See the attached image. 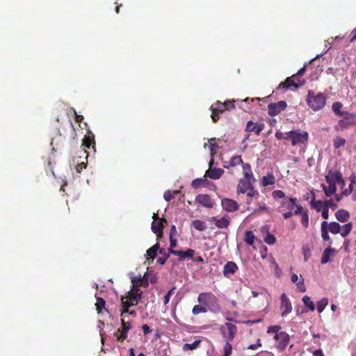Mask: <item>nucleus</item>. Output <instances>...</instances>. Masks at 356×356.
<instances>
[{"instance_id": "15", "label": "nucleus", "mask_w": 356, "mask_h": 356, "mask_svg": "<svg viewBox=\"0 0 356 356\" xmlns=\"http://www.w3.org/2000/svg\"><path fill=\"white\" fill-rule=\"evenodd\" d=\"M221 205L224 210L228 212H233L238 209V204L232 199L225 198L221 201Z\"/></svg>"}, {"instance_id": "26", "label": "nucleus", "mask_w": 356, "mask_h": 356, "mask_svg": "<svg viewBox=\"0 0 356 356\" xmlns=\"http://www.w3.org/2000/svg\"><path fill=\"white\" fill-rule=\"evenodd\" d=\"M335 217L339 222H346L349 220L350 214L345 209H339L335 213Z\"/></svg>"}, {"instance_id": "21", "label": "nucleus", "mask_w": 356, "mask_h": 356, "mask_svg": "<svg viewBox=\"0 0 356 356\" xmlns=\"http://www.w3.org/2000/svg\"><path fill=\"white\" fill-rule=\"evenodd\" d=\"M82 146L88 149L92 147V149L95 152V137L91 132L88 133V134L85 136L83 140Z\"/></svg>"}, {"instance_id": "36", "label": "nucleus", "mask_w": 356, "mask_h": 356, "mask_svg": "<svg viewBox=\"0 0 356 356\" xmlns=\"http://www.w3.org/2000/svg\"><path fill=\"white\" fill-rule=\"evenodd\" d=\"M311 207L314 209L317 212L321 211L324 207V202L321 200H315L314 197L310 202Z\"/></svg>"}, {"instance_id": "47", "label": "nucleus", "mask_w": 356, "mask_h": 356, "mask_svg": "<svg viewBox=\"0 0 356 356\" xmlns=\"http://www.w3.org/2000/svg\"><path fill=\"white\" fill-rule=\"evenodd\" d=\"M231 341H226L224 345L223 351L224 353L222 356H230L232 353V346L230 343Z\"/></svg>"}, {"instance_id": "57", "label": "nucleus", "mask_w": 356, "mask_h": 356, "mask_svg": "<svg viewBox=\"0 0 356 356\" xmlns=\"http://www.w3.org/2000/svg\"><path fill=\"white\" fill-rule=\"evenodd\" d=\"M210 110L211 111V118L212 119V121L216 123L220 119V113L216 111V110H214L213 108H210Z\"/></svg>"}, {"instance_id": "48", "label": "nucleus", "mask_w": 356, "mask_h": 356, "mask_svg": "<svg viewBox=\"0 0 356 356\" xmlns=\"http://www.w3.org/2000/svg\"><path fill=\"white\" fill-rule=\"evenodd\" d=\"M200 343V341H195L193 343H185L183 346L184 350H195L197 348Z\"/></svg>"}, {"instance_id": "10", "label": "nucleus", "mask_w": 356, "mask_h": 356, "mask_svg": "<svg viewBox=\"0 0 356 356\" xmlns=\"http://www.w3.org/2000/svg\"><path fill=\"white\" fill-rule=\"evenodd\" d=\"M264 127L265 124L264 122H254L253 121L250 120L247 122L245 131L249 133L252 132L257 136H259Z\"/></svg>"}, {"instance_id": "19", "label": "nucleus", "mask_w": 356, "mask_h": 356, "mask_svg": "<svg viewBox=\"0 0 356 356\" xmlns=\"http://www.w3.org/2000/svg\"><path fill=\"white\" fill-rule=\"evenodd\" d=\"M195 251L193 249H188L186 251L182 250H172L171 254L179 257L180 261H184L186 258L193 259L195 255Z\"/></svg>"}, {"instance_id": "44", "label": "nucleus", "mask_w": 356, "mask_h": 356, "mask_svg": "<svg viewBox=\"0 0 356 356\" xmlns=\"http://www.w3.org/2000/svg\"><path fill=\"white\" fill-rule=\"evenodd\" d=\"M255 236L252 231H247L245 234V241L249 245L254 244Z\"/></svg>"}, {"instance_id": "1", "label": "nucleus", "mask_w": 356, "mask_h": 356, "mask_svg": "<svg viewBox=\"0 0 356 356\" xmlns=\"http://www.w3.org/2000/svg\"><path fill=\"white\" fill-rule=\"evenodd\" d=\"M306 102L310 108L314 111H318L324 108L326 104V97L321 93L315 94L313 90H309Z\"/></svg>"}, {"instance_id": "32", "label": "nucleus", "mask_w": 356, "mask_h": 356, "mask_svg": "<svg viewBox=\"0 0 356 356\" xmlns=\"http://www.w3.org/2000/svg\"><path fill=\"white\" fill-rule=\"evenodd\" d=\"M334 251L333 249L329 248L324 250L321 261L322 264H325L330 261V257L332 255Z\"/></svg>"}, {"instance_id": "49", "label": "nucleus", "mask_w": 356, "mask_h": 356, "mask_svg": "<svg viewBox=\"0 0 356 356\" xmlns=\"http://www.w3.org/2000/svg\"><path fill=\"white\" fill-rule=\"evenodd\" d=\"M324 207L327 208L329 210V208H330L332 210H335L338 205L337 203H334L332 199L325 200L324 201Z\"/></svg>"}, {"instance_id": "60", "label": "nucleus", "mask_w": 356, "mask_h": 356, "mask_svg": "<svg viewBox=\"0 0 356 356\" xmlns=\"http://www.w3.org/2000/svg\"><path fill=\"white\" fill-rule=\"evenodd\" d=\"M261 346L262 343L261 340L258 339L256 343L248 346L247 348L250 350H257V348L261 347Z\"/></svg>"}, {"instance_id": "61", "label": "nucleus", "mask_w": 356, "mask_h": 356, "mask_svg": "<svg viewBox=\"0 0 356 356\" xmlns=\"http://www.w3.org/2000/svg\"><path fill=\"white\" fill-rule=\"evenodd\" d=\"M173 197V194L170 191H166L164 192L163 198L165 201L169 202Z\"/></svg>"}, {"instance_id": "51", "label": "nucleus", "mask_w": 356, "mask_h": 356, "mask_svg": "<svg viewBox=\"0 0 356 356\" xmlns=\"http://www.w3.org/2000/svg\"><path fill=\"white\" fill-rule=\"evenodd\" d=\"M346 143V140L343 138L337 137L334 140V147L337 149L343 146Z\"/></svg>"}, {"instance_id": "59", "label": "nucleus", "mask_w": 356, "mask_h": 356, "mask_svg": "<svg viewBox=\"0 0 356 356\" xmlns=\"http://www.w3.org/2000/svg\"><path fill=\"white\" fill-rule=\"evenodd\" d=\"M177 246V239L175 237H170V248H168L169 253H171L173 248Z\"/></svg>"}, {"instance_id": "63", "label": "nucleus", "mask_w": 356, "mask_h": 356, "mask_svg": "<svg viewBox=\"0 0 356 356\" xmlns=\"http://www.w3.org/2000/svg\"><path fill=\"white\" fill-rule=\"evenodd\" d=\"M86 168V164L83 162H81V163H79L76 166V172L80 173L82 172V170L83 169H85Z\"/></svg>"}, {"instance_id": "35", "label": "nucleus", "mask_w": 356, "mask_h": 356, "mask_svg": "<svg viewBox=\"0 0 356 356\" xmlns=\"http://www.w3.org/2000/svg\"><path fill=\"white\" fill-rule=\"evenodd\" d=\"M159 253L162 254V257L158 258L157 263L160 265H163L165 264L167 259L170 257V254L171 253H169V252H166L163 248L159 250Z\"/></svg>"}, {"instance_id": "3", "label": "nucleus", "mask_w": 356, "mask_h": 356, "mask_svg": "<svg viewBox=\"0 0 356 356\" xmlns=\"http://www.w3.org/2000/svg\"><path fill=\"white\" fill-rule=\"evenodd\" d=\"M285 135V139L290 140L293 146L305 143L309 138L308 133L305 131L300 133L298 131H291Z\"/></svg>"}, {"instance_id": "43", "label": "nucleus", "mask_w": 356, "mask_h": 356, "mask_svg": "<svg viewBox=\"0 0 356 356\" xmlns=\"http://www.w3.org/2000/svg\"><path fill=\"white\" fill-rule=\"evenodd\" d=\"M207 311L208 308H207L203 305H195L192 309V313L193 315H198L200 313H207Z\"/></svg>"}, {"instance_id": "33", "label": "nucleus", "mask_w": 356, "mask_h": 356, "mask_svg": "<svg viewBox=\"0 0 356 356\" xmlns=\"http://www.w3.org/2000/svg\"><path fill=\"white\" fill-rule=\"evenodd\" d=\"M343 107L342 103L340 102H335L332 104V111L339 117L343 116L344 111H341V109Z\"/></svg>"}, {"instance_id": "18", "label": "nucleus", "mask_w": 356, "mask_h": 356, "mask_svg": "<svg viewBox=\"0 0 356 356\" xmlns=\"http://www.w3.org/2000/svg\"><path fill=\"white\" fill-rule=\"evenodd\" d=\"M238 268V266L234 261H227L223 268V275L225 277H230L233 275L237 270Z\"/></svg>"}, {"instance_id": "6", "label": "nucleus", "mask_w": 356, "mask_h": 356, "mask_svg": "<svg viewBox=\"0 0 356 356\" xmlns=\"http://www.w3.org/2000/svg\"><path fill=\"white\" fill-rule=\"evenodd\" d=\"M273 339L276 341V348L280 351H283L288 346L290 337L286 332L281 331L280 333H276Z\"/></svg>"}, {"instance_id": "54", "label": "nucleus", "mask_w": 356, "mask_h": 356, "mask_svg": "<svg viewBox=\"0 0 356 356\" xmlns=\"http://www.w3.org/2000/svg\"><path fill=\"white\" fill-rule=\"evenodd\" d=\"M296 284V286L298 288V289L300 291V292H305L306 291V286H305V284H304V281H303V278L302 277V275L300 276V281Z\"/></svg>"}, {"instance_id": "27", "label": "nucleus", "mask_w": 356, "mask_h": 356, "mask_svg": "<svg viewBox=\"0 0 356 356\" xmlns=\"http://www.w3.org/2000/svg\"><path fill=\"white\" fill-rule=\"evenodd\" d=\"M212 220L215 221L216 226L218 228H226L229 225V219L228 217H222L220 219H216V218L213 217Z\"/></svg>"}, {"instance_id": "29", "label": "nucleus", "mask_w": 356, "mask_h": 356, "mask_svg": "<svg viewBox=\"0 0 356 356\" xmlns=\"http://www.w3.org/2000/svg\"><path fill=\"white\" fill-rule=\"evenodd\" d=\"M321 187L323 188L326 197H330L337 191V186L335 184H329L328 186H327L322 184Z\"/></svg>"}, {"instance_id": "50", "label": "nucleus", "mask_w": 356, "mask_h": 356, "mask_svg": "<svg viewBox=\"0 0 356 356\" xmlns=\"http://www.w3.org/2000/svg\"><path fill=\"white\" fill-rule=\"evenodd\" d=\"M301 223L304 227L307 228L309 226V214L308 211L305 210V212L301 215Z\"/></svg>"}, {"instance_id": "7", "label": "nucleus", "mask_w": 356, "mask_h": 356, "mask_svg": "<svg viewBox=\"0 0 356 356\" xmlns=\"http://www.w3.org/2000/svg\"><path fill=\"white\" fill-rule=\"evenodd\" d=\"M287 106L285 101L282 100L277 103H270L268 105V113L270 116L273 117L284 111Z\"/></svg>"}, {"instance_id": "24", "label": "nucleus", "mask_w": 356, "mask_h": 356, "mask_svg": "<svg viewBox=\"0 0 356 356\" xmlns=\"http://www.w3.org/2000/svg\"><path fill=\"white\" fill-rule=\"evenodd\" d=\"M296 79V75H293L291 77H288L286 79V80L284 82H282L280 84V87H282L284 88H289L291 86H293L296 88H299V86L301 85L300 83H298L294 81V79Z\"/></svg>"}, {"instance_id": "53", "label": "nucleus", "mask_w": 356, "mask_h": 356, "mask_svg": "<svg viewBox=\"0 0 356 356\" xmlns=\"http://www.w3.org/2000/svg\"><path fill=\"white\" fill-rule=\"evenodd\" d=\"M264 241L269 245H273L276 241V238L274 235L268 233L266 236L264 238Z\"/></svg>"}, {"instance_id": "41", "label": "nucleus", "mask_w": 356, "mask_h": 356, "mask_svg": "<svg viewBox=\"0 0 356 356\" xmlns=\"http://www.w3.org/2000/svg\"><path fill=\"white\" fill-rule=\"evenodd\" d=\"M243 169L244 177L246 179L250 180V179H252V178L253 179V175H252V172L251 170V167H250V164H248V163L243 164Z\"/></svg>"}, {"instance_id": "25", "label": "nucleus", "mask_w": 356, "mask_h": 356, "mask_svg": "<svg viewBox=\"0 0 356 356\" xmlns=\"http://www.w3.org/2000/svg\"><path fill=\"white\" fill-rule=\"evenodd\" d=\"M160 249V244L159 241H157V243L156 244L152 245L150 248H149L147 250L146 255L149 257L147 259H151L152 260H154L157 255V252L159 251Z\"/></svg>"}, {"instance_id": "62", "label": "nucleus", "mask_w": 356, "mask_h": 356, "mask_svg": "<svg viewBox=\"0 0 356 356\" xmlns=\"http://www.w3.org/2000/svg\"><path fill=\"white\" fill-rule=\"evenodd\" d=\"M305 211L303 209L302 207L300 205H296V209L295 210L293 214L294 215H302L304 213Z\"/></svg>"}, {"instance_id": "2", "label": "nucleus", "mask_w": 356, "mask_h": 356, "mask_svg": "<svg viewBox=\"0 0 356 356\" xmlns=\"http://www.w3.org/2000/svg\"><path fill=\"white\" fill-rule=\"evenodd\" d=\"M356 124V114L344 111L342 119L339 120L338 123L334 126L336 131H343L349 129L350 127Z\"/></svg>"}, {"instance_id": "55", "label": "nucleus", "mask_w": 356, "mask_h": 356, "mask_svg": "<svg viewBox=\"0 0 356 356\" xmlns=\"http://www.w3.org/2000/svg\"><path fill=\"white\" fill-rule=\"evenodd\" d=\"M281 327L280 325H273L268 327L267 333L273 334L280 333Z\"/></svg>"}, {"instance_id": "8", "label": "nucleus", "mask_w": 356, "mask_h": 356, "mask_svg": "<svg viewBox=\"0 0 356 356\" xmlns=\"http://www.w3.org/2000/svg\"><path fill=\"white\" fill-rule=\"evenodd\" d=\"M281 300V305H280V309L282 311L281 315L282 316H284L292 311V305L291 303L290 300L286 296L285 293H282L280 296Z\"/></svg>"}, {"instance_id": "58", "label": "nucleus", "mask_w": 356, "mask_h": 356, "mask_svg": "<svg viewBox=\"0 0 356 356\" xmlns=\"http://www.w3.org/2000/svg\"><path fill=\"white\" fill-rule=\"evenodd\" d=\"M234 102H235L234 100H227V101H225V102H223V104L225 106L226 111H229L230 109L235 108Z\"/></svg>"}, {"instance_id": "40", "label": "nucleus", "mask_w": 356, "mask_h": 356, "mask_svg": "<svg viewBox=\"0 0 356 356\" xmlns=\"http://www.w3.org/2000/svg\"><path fill=\"white\" fill-rule=\"evenodd\" d=\"M192 225L193 227L198 231H204L207 229L205 222L200 220H193Z\"/></svg>"}, {"instance_id": "22", "label": "nucleus", "mask_w": 356, "mask_h": 356, "mask_svg": "<svg viewBox=\"0 0 356 356\" xmlns=\"http://www.w3.org/2000/svg\"><path fill=\"white\" fill-rule=\"evenodd\" d=\"M224 173V170L221 168H211V166L209 170L206 171L205 176L212 179H218L222 177Z\"/></svg>"}, {"instance_id": "12", "label": "nucleus", "mask_w": 356, "mask_h": 356, "mask_svg": "<svg viewBox=\"0 0 356 356\" xmlns=\"http://www.w3.org/2000/svg\"><path fill=\"white\" fill-rule=\"evenodd\" d=\"M136 305V303H135L134 302H132L131 300H129L126 296H122L120 303V316H127V312H129V308Z\"/></svg>"}, {"instance_id": "31", "label": "nucleus", "mask_w": 356, "mask_h": 356, "mask_svg": "<svg viewBox=\"0 0 356 356\" xmlns=\"http://www.w3.org/2000/svg\"><path fill=\"white\" fill-rule=\"evenodd\" d=\"M243 163V160L241 159V156H234L231 158L229 161L228 162V164H224L223 166L225 168H229V167H234L239 164Z\"/></svg>"}, {"instance_id": "9", "label": "nucleus", "mask_w": 356, "mask_h": 356, "mask_svg": "<svg viewBox=\"0 0 356 356\" xmlns=\"http://www.w3.org/2000/svg\"><path fill=\"white\" fill-rule=\"evenodd\" d=\"M163 223H167V220L164 218L158 221H153L152 223L151 228L152 232L156 235L157 241L161 240L163 237Z\"/></svg>"}, {"instance_id": "46", "label": "nucleus", "mask_w": 356, "mask_h": 356, "mask_svg": "<svg viewBox=\"0 0 356 356\" xmlns=\"http://www.w3.org/2000/svg\"><path fill=\"white\" fill-rule=\"evenodd\" d=\"M328 304V299L327 298H323L321 300H319L317 303V310L319 313H321L325 307Z\"/></svg>"}, {"instance_id": "52", "label": "nucleus", "mask_w": 356, "mask_h": 356, "mask_svg": "<svg viewBox=\"0 0 356 356\" xmlns=\"http://www.w3.org/2000/svg\"><path fill=\"white\" fill-rule=\"evenodd\" d=\"M272 196L274 199H283L285 198V193L281 190H275L272 193Z\"/></svg>"}, {"instance_id": "39", "label": "nucleus", "mask_w": 356, "mask_h": 356, "mask_svg": "<svg viewBox=\"0 0 356 356\" xmlns=\"http://www.w3.org/2000/svg\"><path fill=\"white\" fill-rule=\"evenodd\" d=\"M211 108H213L214 110H216V111L220 113H222L224 111H226L223 102H221L220 101L218 100L211 106Z\"/></svg>"}, {"instance_id": "16", "label": "nucleus", "mask_w": 356, "mask_h": 356, "mask_svg": "<svg viewBox=\"0 0 356 356\" xmlns=\"http://www.w3.org/2000/svg\"><path fill=\"white\" fill-rule=\"evenodd\" d=\"M259 197V193L256 189H250L248 193H246V200L245 203L247 204V209L248 211H257L256 209H253L250 207V204L254 200H257Z\"/></svg>"}, {"instance_id": "5", "label": "nucleus", "mask_w": 356, "mask_h": 356, "mask_svg": "<svg viewBox=\"0 0 356 356\" xmlns=\"http://www.w3.org/2000/svg\"><path fill=\"white\" fill-rule=\"evenodd\" d=\"M127 316L121 317L122 327L118 328L115 332L118 341L122 342L127 338V333L132 327V322L131 321H126Z\"/></svg>"}, {"instance_id": "23", "label": "nucleus", "mask_w": 356, "mask_h": 356, "mask_svg": "<svg viewBox=\"0 0 356 356\" xmlns=\"http://www.w3.org/2000/svg\"><path fill=\"white\" fill-rule=\"evenodd\" d=\"M341 175L339 171H332L330 170L327 175L325 176V180L328 184H335L337 183L339 179L337 178L338 175Z\"/></svg>"}, {"instance_id": "42", "label": "nucleus", "mask_w": 356, "mask_h": 356, "mask_svg": "<svg viewBox=\"0 0 356 356\" xmlns=\"http://www.w3.org/2000/svg\"><path fill=\"white\" fill-rule=\"evenodd\" d=\"M215 138H211L209 140V143L210 144V151H211V159H210V161H209V167L212 166L213 163V155H214V149L216 147H218V145H216V143H215Z\"/></svg>"}, {"instance_id": "14", "label": "nucleus", "mask_w": 356, "mask_h": 356, "mask_svg": "<svg viewBox=\"0 0 356 356\" xmlns=\"http://www.w3.org/2000/svg\"><path fill=\"white\" fill-rule=\"evenodd\" d=\"M195 202L207 208H213L214 202L207 194H200L195 197Z\"/></svg>"}, {"instance_id": "64", "label": "nucleus", "mask_w": 356, "mask_h": 356, "mask_svg": "<svg viewBox=\"0 0 356 356\" xmlns=\"http://www.w3.org/2000/svg\"><path fill=\"white\" fill-rule=\"evenodd\" d=\"M142 330L145 334H147L152 332V330L150 329L149 325L147 324H144L142 325Z\"/></svg>"}, {"instance_id": "34", "label": "nucleus", "mask_w": 356, "mask_h": 356, "mask_svg": "<svg viewBox=\"0 0 356 356\" xmlns=\"http://www.w3.org/2000/svg\"><path fill=\"white\" fill-rule=\"evenodd\" d=\"M327 225H328V223L327 221H323L322 223H321V236H322V238L324 240V241H329L330 240V236H329V234H328V229H327Z\"/></svg>"}, {"instance_id": "20", "label": "nucleus", "mask_w": 356, "mask_h": 356, "mask_svg": "<svg viewBox=\"0 0 356 356\" xmlns=\"http://www.w3.org/2000/svg\"><path fill=\"white\" fill-rule=\"evenodd\" d=\"M297 199L296 197L285 198L280 204V209L293 211L296 206Z\"/></svg>"}, {"instance_id": "45", "label": "nucleus", "mask_w": 356, "mask_h": 356, "mask_svg": "<svg viewBox=\"0 0 356 356\" xmlns=\"http://www.w3.org/2000/svg\"><path fill=\"white\" fill-rule=\"evenodd\" d=\"M302 302H304L305 305L309 308V310L314 311L315 305L309 296H305L302 298Z\"/></svg>"}, {"instance_id": "13", "label": "nucleus", "mask_w": 356, "mask_h": 356, "mask_svg": "<svg viewBox=\"0 0 356 356\" xmlns=\"http://www.w3.org/2000/svg\"><path fill=\"white\" fill-rule=\"evenodd\" d=\"M126 297L129 300H131L132 302H134L135 303L138 304L141 299L142 291L140 289H138V286L133 284L131 290L127 292Z\"/></svg>"}, {"instance_id": "30", "label": "nucleus", "mask_w": 356, "mask_h": 356, "mask_svg": "<svg viewBox=\"0 0 356 356\" xmlns=\"http://www.w3.org/2000/svg\"><path fill=\"white\" fill-rule=\"evenodd\" d=\"M105 305L106 301L104 300V298L100 297H96L95 307L98 314H100L102 309H104L107 313H108V310L105 307Z\"/></svg>"}, {"instance_id": "4", "label": "nucleus", "mask_w": 356, "mask_h": 356, "mask_svg": "<svg viewBox=\"0 0 356 356\" xmlns=\"http://www.w3.org/2000/svg\"><path fill=\"white\" fill-rule=\"evenodd\" d=\"M197 301L200 304L207 307H214L219 309L218 305V298L211 292H204L199 294Z\"/></svg>"}, {"instance_id": "37", "label": "nucleus", "mask_w": 356, "mask_h": 356, "mask_svg": "<svg viewBox=\"0 0 356 356\" xmlns=\"http://www.w3.org/2000/svg\"><path fill=\"white\" fill-rule=\"evenodd\" d=\"M327 229L332 234H339L341 231V225L337 222H332L328 224Z\"/></svg>"}, {"instance_id": "17", "label": "nucleus", "mask_w": 356, "mask_h": 356, "mask_svg": "<svg viewBox=\"0 0 356 356\" xmlns=\"http://www.w3.org/2000/svg\"><path fill=\"white\" fill-rule=\"evenodd\" d=\"M250 189H254V187L250 182V179H240L237 186V193L245 194L248 193Z\"/></svg>"}, {"instance_id": "38", "label": "nucleus", "mask_w": 356, "mask_h": 356, "mask_svg": "<svg viewBox=\"0 0 356 356\" xmlns=\"http://www.w3.org/2000/svg\"><path fill=\"white\" fill-rule=\"evenodd\" d=\"M353 229V224L351 222H348L344 225L341 227L340 234L343 237L347 236L351 232Z\"/></svg>"}, {"instance_id": "11", "label": "nucleus", "mask_w": 356, "mask_h": 356, "mask_svg": "<svg viewBox=\"0 0 356 356\" xmlns=\"http://www.w3.org/2000/svg\"><path fill=\"white\" fill-rule=\"evenodd\" d=\"M225 327L227 328V331H222L223 337L226 339L227 341H232L236 334L237 327L230 323H226Z\"/></svg>"}, {"instance_id": "56", "label": "nucleus", "mask_w": 356, "mask_h": 356, "mask_svg": "<svg viewBox=\"0 0 356 356\" xmlns=\"http://www.w3.org/2000/svg\"><path fill=\"white\" fill-rule=\"evenodd\" d=\"M204 182V179H195L194 180H193L192 183H191V186L193 188H199L200 186H202Z\"/></svg>"}, {"instance_id": "28", "label": "nucleus", "mask_w": 356, "mask_h": 356, "mask_svg": "<svg viewBox=\"0 0 356 356\" xmlns=\"http://www.w3.org/2000/svg\"><path fill=\"white\" fill-rule=\"evenodd\" d=\"M275 177L272 173H268L266 175L264 176L261 179V184L264 186H267L269 185H274L275 184Z\"/></svg>"}]
</instances>
